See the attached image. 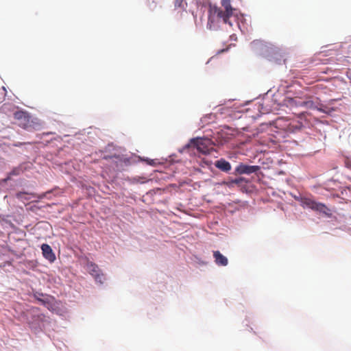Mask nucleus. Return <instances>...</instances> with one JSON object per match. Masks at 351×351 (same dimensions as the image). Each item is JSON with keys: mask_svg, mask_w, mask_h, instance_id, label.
<instances>
[{"mask_svg": "<svg viewBox=\"0 0 351 351\" xmlns=\"http://www.w3.org/2000/svg\"><path fill=\"white\" fill-rule=\"evenodd\" d=\"M15 123L28 131L41 129L43 123L36 117H33L27 111H16L14 114Z\"/></svg>", "mask_w": 351, "mask_h": 351, "instance_id": "obj_1", "label": "nucleus"}, {"mask_svg": "<svg viewBox=\"0 0 351 351\" xmlns=\"http://www.w3.org/2000/svg\"><path fill=\"white\" fill-rule=\"evenodd\" d=\"M300 202L301 206L303 208H311L313 210L323 213L328 217L332 215L330 210L324 204L317 202L311 198L302 197Z\"/></svg>", "mask_w": 351, "mask_h": 351, "instance_id": "obj_2", "label": "nucleus"}, {"mask_svg": "<svg viewBox=\"0 0 351 351\" xmlns=\"http://www.w3.org/2000/svg\"><path fill=\"white\" fill-rule=\"evenodd\" d=\"M193 147L202 154H208L212 149V141L209 138H197L190 141L184 148Z\"/></svg>", "mask_w": 351, "mask_h": 351, "instance_id": "obj_3", "label": "nucleus"}, {"mask_svg": "<svg viewBox=\"0 0 351 351\" xmlns=\"http://www.w3.org/2000/svg\"><path fill=\"white\" fill-rule=\"evenodd\" d=\"M89 274L91 275L95 282L99 285L104 284L106 280L104 274L95 264H89Z\"/></svg>", "mask_w": 351, "mask_h": 351, "instance_id": "obj_4", "label": "nucleus"}, {"mask_svg": "<svg viewBox=\"0 0 351 351\" xmlns=\"http://www.w3.org/2000/svg\"><path fill=\"white\" fill-rule=\"evenodd\" d=\"M209 14L211 16H217L219 19H221L224 23H228V20L231 15L227 13L225 10H222L217 5H210L209 7Z\"/></svg>", "mask_w": 351, "mask_h": 351, "instance_id": "obj_5", "label": "nucleus"}, {"mask_svg": "<svg viewBox=\"0 0 351 351\" xmlns=\"http://www.w3.org/2000/svg\"><path fill=\"white\" fill-rule=\"evenodd\" d=\"M260 169V167L257 165H248L243 163H240L235 169V173L237 174L242 175L247 174L250 175L253 173H256Z\"/></svg>", "mask_w": 351, "mask_h": 351, "instance_id": "obj_6", "label": "nucleus"}, {"mask_svg": "<svg viewBox=\"0 0 351 351\" xmlns=\"http://www.w3.org/2000/svg\"><path fill=\"white\" fill-rule=\"evenodd\" d=\"M285 105L287 108H302V107H308V106L312 105L311 101H302L300 99L298 98H288L285 101Z\"/></svg>", "mask_w": 351, "mask_h": 351, "instance_id": "obj_7", "label": "nucleus"}, {"mask_svg": "<svg viewBox=\"0 0 351 351\" xmlns=\"http://www.w3.org/2000/svg\"><path fill=\"white\" fill-rule=\"evenodd\" d=\"M41 250L43 256L50 263H53L56 260L55 254L53 252L51 247L47 243L41 245Z\"/></svg>", "mask_w": 351, "mask_h": 351, "instance_id": "obj_8", "label": "nucleus"}, {"mask_svg": "<svg viewBox=\"0 0 351 351\" xmlns=\"http://www.w3.org/2000/svg\"><path fill=\"white\" fill-rule=\"evenodd\" d=\"M213 257L217 265L226 266L228 263V258L221 254L219 251H214Z\"/></svg>", "mask_w": 351, "mask_h": 351, "instance_id": "obj_9", "label": "nucleus"}, {"mask_svg": "<svg viewBox=\"0 0 351 351\" xmlns=\"http://www.w3.org/2000/svg\"><path fill=\"white\" fill-rule=\"evenodd\" d=\"M215 166L224 172H228L231 170V165L225 159L221 158L215 162Z\"/></svg>", "mask_w": 351, "mask_h": 351, "instance_id": "obj_10", "label": "nucleus"}, {"mask_svg": "<svg viewBox=\"0 0 351 351\" xmlns=\"http://www.w3.org/2000/svg\"><path fill=\"white\" fill-rule=\"evenodd\" d=\"M269 114V111L266 112H262L261 111H259L258 117L261 118L262 119L261 122L260 123L261 125H271L274 123V119H269L267 117Z\"/></svg>", "mask_w": 351, "mask_h": 351, "instance_id": "obj_11", "label": "nucleus"}, {"mask_svg": "<svg viewBox=\"0 0 351 351\" xmlns=\"http://www.w3.org/2000/svg\"><path fill=\"white\" fill-rule=\"evenodd\" d=\"M243 182L247 183V180L243 177H240L239 178L230 180L225 182V184L229 188H231L233 187L234 184L241 186Z\"/></svg>", "mask_w": 351, "mask_h": 351, "instance_id": "obj_12", "label": "nucleus"}, {"mask_svg": "<svg viewBox=\"0 0 351 351\" xmlns=\"http://www.w3.org/2000/svg\"><path fill=\"white\" fill-rule=\"evenodd\" d=\"M221 5L224 8L225 11L229 13L231 16L232 15L233 9L232 8L230 0H221Z\"/></svg>", "mask_w": 351, "mask_h": 351, "instance_id": "obj_13", "label": "nucleus"}, {"mask_svg": "<svg viewBox=\"0 0 351 351\" xmlns=\"http://www.w3.org/2000/svg\"><path fill=\"white\" fill-rule=\"evenodd\" d=\"M186 3L184 2V0H175L174 6L175 8H180L184 10L186 7Z\"/></svg>", "mask_w": 351, "mask_h": 351, "instance_id": "obj_14", "label": "nucleus"}, {"mask_svg": "<svg viewBox=\"0 0 351 351\" xmlns=\"http://www.w3.org/2000/svg\"><path fill=\"white\" fill-rule=\"evenodd\" d=\"M5 89L4 87H2L0 88V103H1L5 97Z\"/></svg>", "mask_w": 351, "mask_h": 351, "instance_id": "obj_15", "label": "nucleus"}, {"mask_svg": "<svg viewBox=\"0 0 351 351\" xmlns=\"http://www.w3.org/2000/svg\"><path fill=\"white\" fill-rule=\"evenodd\" d=\"M21 171H22L21 169L19 168V167H17V168L14 169L10 172V175H12V176H17V175H19Z\"/></svg>", "mask_w": 351, "mask_h": 351, "instance_id": "obj_16", "label": "nucleus"}, {"mask_svg": "<svg viewBox=\"0 0 351 351\" xmlns=\"http://www.w3.org/2000/svg\"><path fill=\"white\" fill-rule=\"evenodd\" d=\"M25 195V193H23V192H19L16 194V197L18 198H23V196Z\"/></svg>", "mask_w": 351, "mask_h": 351, "instance_id": "obj_17", "label": "nucleus"}, {"mask_svg": "<svg viewBox=\"0 0 351 351\" xmlns=\"http://www.w3.org/2000/svg\"><path fill=\"white\" fill-rule=\"evenodd\" d=\"M257 104H258V110H261L264 108L263 104L261 103L260 101H258Z\"/></svg>", "mask_w": 351, "mask_h": 351, "instance_id": "obj_18", "label": "nucleus"}, {"mask_svg": "<svg viewBox=\"0 0 351 351\" xmlns=\"http://www.w3.org/2000/svg\"><path fill=\"white\" fill-rule=\"evenodd\" d=\"M38 300L39 302H40L42 304H45L48 303L46 300H43V299H39V298H38Z\"/></svg>", "mask_w": 351, "mask_h": 351, "instance_id": "obj_19", "label": "nucleus"}]
</instances>
